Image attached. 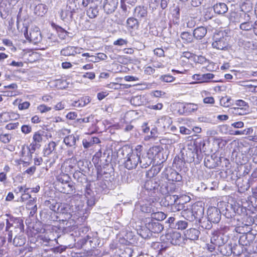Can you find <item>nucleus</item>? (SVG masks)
Returning <instances> with one entry per match:
<instances>
[{
    "label": "nucleus",
    "mask_w": 257,
    "mask_h": 257,
    "mask_svg": "<svg viewBox=\"0 0 257 257\" xmlns=\"http://www.w3.org/2000/svg\"><path fill=\"white\" fill-rule=\"evenodd\" d=\"M142 148L143 147L140 145H138L135 150L128 147L122 148L121 154L123 157L124 164L126 169L131 170L137 167L140 159L139 153L142 151Z\"/></svg>",
    "instance_id": "obj_1"
},
{
    "label": "nucleus",
    "mask_w": 257,
    "mask_h": 257,
    "mask_svg": "<svg viewBox=\"0 0 257 257\" xmlns=\"http://www.w3.org/2000/svg\"><path fill=\"white\" fill-rule=\"evenodd\" d=\"M54 185L56 189L63 193L71 194L74 189L69 176L62 172L56 176Z\"/></svg>",
    "instance_id": "obj_2"
},
{
    "label": "nucleus",
    "mask_w": 257,
    "mask_h": 257,
    "mask_svg": "<svg viewBox=\"0 0 257 257\" xmlns=\"http://www.w3.org/2000/svg\"><path fill=\"white\" fill-rule=\"evenodd\" d=\"M13 221L14 223L15 224L14 226L15 232H19L18 234H15L14 233L13 235L15 237L13 239V244L16 246H21L25 244L26 237L24 235L23 232L24 225L23 221L20 219L16 218L14 220H10V221Z\"/></svg>",
    "instance_id": "obj_3"
},
{
    "label": "nucleus",
    "mask_w": 257,
    "mask_h": 257,
    "mask_svg": "<svg viewBox=\"0 0 257 257\" xmlns=\"http://www.w3.org/2000/svg\"><path fill=\"white\" fill-rule=\"evenodd\" d=\"M227 38L226 34L223 31L215 33L213 37L212 47L220 50H227L228 46Z\"/></svg>",
    "instance_id": "obj_4"
},
{
    "label": "nucleus",
    "mask_w": 257,
    "mask_h": 257,
    "mask_svg": "<svg viewBox=\"0 0 257 257\" xmlns=\"http://www.w3.org/2000/svg\"><path fill=\"white\" fill-rule=\"evenodd\" d=\"M157 149L156 147H153L150 149L147 153L142 154L141 152L139 153L140 157L139 163L142 168H147L151 165L154 157V151L157 152Z\"/></svg>",
    "instance_id": "obj_5"
},
{
    "label": "nucleus",
    "mask_w": 257,
    "mask_h": 257,
    "mask_svg": "<svg viewBox=\"0 0 257 257\" xmlns=\"http://www.w3.org/2000/svg\"><path fill=\"white\" fill-rule=\"evenodd\" d=\"M24 35L28 40L34 44H37L42 40L41 33L39 28L37 27L32 28L29 33L26 28L24 32Z\"/></svg>",
    "instance_id": "obj_6"
},
{
    "label": "nucleus",
    "mask_w": 257,
    "mask_h": 257,
    "mask_svg": "<svg viewBox=\"0 0 257 257\" xmlns=\"http://www.w3.org/2000/svg\"><path fill=\"white\" fill-rule=\"evenodd\" d=\"M145 222L146 227L150 231L155 233L161 232L164 228L161 223L153 219V218H146Z\"/></svg>",
    "instance_id": "obj_7"
},
{
    "label": "nucleus",
    "mask_w": 257,
    "mask_h": 257,
    "mask_svg": "<svg viewBox=\"0 0 257 257\" xmlns=\"http://www.w3.org/2000/svg\"><path fill=\"white\" fill-rule=\"evenodd\" d=\"M221 212L215 207H210L207 210V219L210 222L217 223L221 219Z\"/></svg>",
    "instance_id": "obj_8"
},
{
    "label": "nucleus",
    "mask_w": 257,
    "mask_h": 257,
    "mask_svg": "<svg viewBox=\"0 0 257 257\" xmlns=\"http://www.w3.org/2000/svg\"><path fill=\"white\" fill-rule=\"evenodd\" d=\"M78 3L77 0H68L66 6V15L71 19L73 18L74 13L77 12L78 10Z\"/></svg>",
    "instance_id": "obj_9"
},
{
    "label": "nucleus",
    "mask_w": 257,
    "mask_h": 257,
    "mask_svg": "<svg viewBox=\"0 0 257 257\" xmlns=\"http://www.w3.org/2000/svg\"><path fill=\"white\" fill-rule=\"evenodd\" d=\"M118 0H105L103 5L104 12L107 14L113 13L117 8Z\"/></svg>",
    "instance_id": "obj_10"
},
{
    "label": "nucleus",
    "mask_w": 257,
    "mask_h": 257,
    "mask_svg": "<svg viewBox=\"0 0 257 257\" xmlns=\"http://www.w3.org/2000/svg\"><path fill=\"white\" fill-rule=\"evenodd\" d=\"M254 236L251 233H247L240 236L238 242L242 246H248L253 242Z\"/></svg>",
    "instance_id": "obj_11"
},
{
    "label": "nucleus",
    "mask_w": 257,
    "mask_h": 257,
    "mask_svg": "<svg viewBox=\"0 0 257 257\" xmlns=\"http://www.w3.org/2000/svg\"><path fill=\"white\" fill-rule=\"evenodd\" d=\"M200 233L199 230L197 229L191 228L185 231L184 236L187 239L191 240H195L198 239Z\"/></svg>",
    "instance_id": "obj_12"
},
{
    "label": "nucleus",
    "mask_w": 257,
    "mask_h": 257,
    "mask_svg": "<svg viewBox=\"0 0 257 257\" xmlns=\"http://www.w3.org/2000/svg\"><path fill=\"white\" fill-rule=\"evenodd\" d=\"M210 241H211V243L214 244L217 246V249L222 245L225 242L226 240H224L223 235L214 233L212 234Z\"/></svg>",
    "instance_id": "obj_13"
},
{
    "label": "nucleus",
    "mask_w": 257,
    "mask_h": 257,
    "mask_svg": "<svg viewBox=\"0 0 257 257\" xmlns=\"http://www.w3.org/2000/svg\"><path fill=\"white\" fill-rule=\"evenodd\" d=\"M217 250L220 251L221 254L225 256H229L234 252L232 244L230 243H224Z\"/></svg>",
    "instance_id": "obj_14"
},
{
    "label": "nucleus",
    "mask_w": 257,
    "mask_h": 257,
    "mask_svg": "<svg viewBox=\"0 0 257 257\" xmlns=\"http://www.w3.org/2000/svg\"><path fill=\"white\" fill-rule=\"evenodd\" d=\"M178 197L177 195L168 194L162 200V205L165 207H170L174 203L177 202Z\"/></svg>",
    "instance_id": "obj_15"
},
{
    "label": "nucleus",
    "mask_w": 257,
    "mask_h": 257,
    "mask_svg": "<svg viewBox=\"0 0 257 257\" xmlns=\"http://www.w3.org/2000/svg\"><path fill=\"white\" fill-rule=\"evenodd\" d=\"M45 205L49 207L52 211L55 212L56 210H58L60 213H65V211H62L63 209L65 210V208L62 206H60L54 200H46L45 202Z\"/></svg>",
    "instance_id": "obj_16"
},
{
    "label": "nucleus",
    "mask_w": 257,
    "mask_h": 257,
    "mask_svg": "<svg viewBox=\"0 0 257 257\" xmlns=\"http://www.w3.org/2000/svg\"><path fill=\"white\" fill-rule=\"evenodd\" d=\"M191 209L196 220H200L202 218L204 214V207L197 204H194Z\"/></svg>",
    "instance_id": "obj_17"
},
{
    "label": "nucleus",
    "mask_w": 257,
    "mask_h": 257,
    "mask_svg": "<svg viewBox=\"0 0 257 257\" xmlns=\"http://www.w3.org/2000/svg\"><path fill=\"white\" fill-rule=\"evenodd\" d=\"M206 28L201 26L195 29L193 31V37L197 39H202L207 34Z\"/></svg>",
    "instance_id": "obj_18"
},
{
    "label": "nucleus",
    "mask_w": 257,
    "mask_h": 257,
    "mask_svg": "<svg viewBox=\"0 0 257 257\" xmlns=\"http://www.w3.org/2000/svg\"><path fill=\"white\" fill-rule=\"evenodd\" d=\"M78 140V136L71 135L65 137L63 140V142L68 147H75L76 145V141Z\"/></svg>",
    "instance_id": "obj_19"
},
{
    "label": "nucleus",
    "mask_w": 257,
    "mask_h": 257,
    "mask_svg": "<svg viewBox=\"0 0 257 257\" xmlns=\"http://www.w3.org/2000/svg\"><path fill=\"white\" fill-rule=\"evenodd\" d=\"M236 183L241 191L247 190L249 188L248 180L246 178L243 179V178H239L236 180Z\"/></svg>",
    "instance_id": "obj_20"
},
{
    "label": "nucleus",
    "mask_w": 257,
    "mask_h": 257,
    "mask_svg": "<svg viewBox=\"0 0 257 257\" xmlns=\"http://www.w3.org/2000/svg\"><path fill=\"white\" fill-rule=\"evenodd\" d=\"M167 179L169 181L180 182L182 179V177L177 171L171 170L169 173L167 174Z\"/></svg>",
    "instance_id": "obj_21"
},
{
    "label": "nucleus",
    "mask_w": 257,
    "mask_h": 257,
    "mask_svg": "<svg viewBox=\"0 0 257 257\" xmlns=\"http://www.w3.org/2000/svg\"><path fill=\"white\" fill-rule=\"evenodd\" d=\"M48 11V6L45 4H40L37 5L34 9V13L38 16H43Z\"/></svg>",
    "instance_id": "obj_22"
},
{
    "label": "nucleus",
    "mask_w": 257,
    "mask_h": 257,
    "mask_svg": "<svg viewBox=\"0 0 257 257\" xmlns=\"http://www.w3.org/2000/svg\"><path fill=\"white\" fill-rule=\"evenodd\" d=\"M98 7L93 3H90L88 9L87 10V15L91 19L95 18L98 14Z\"/></svg>",
    "instance_id": "obj_23"
},
{
    "label": "nucleus",
    "mask_w": 257,
    "mask_h": 257,
    "mask_svg": "<svg viewBox=\"0 0 257 257\" xmlns=\"http://www.w3.org/2000/svg\"><path fill=\"white\" fill-rule=\"evenodd\" d=\"M10 10V4L7 0H0V14L3 15H7Z\"/></svg>",
    "instance_id": "obj_24"
},
{
    "label": "nucleus",
    "mask_w": 257,
    "mask_h": 257,
    "mask_svg": "<svg viewBox=\"0 0 257 257\" xmlns=\"http://www.w3.org/2000/svg\"><path fill=\"white\" fill-rule=\"evenodd\" d=\"M147 13V9L144 7H137L135 9V16L140 19H145Z\"/></svg>",
    "instance_id": "obj_25"
},
{
    "label": "nucleus",
    "mask_w": 257,
    "mask_h": 257,
    "mask_svg": "<svg viewBox=\"0 0 257 257\" xmlns=\"http://www.w3.org/2000/svg\"><path fill=\"white\" fill-rule=\"evenodd\" d=\"M170 242L173 245H180L182 242L181 233L178 232H173L170 235Z\"/></svg>",
    "instance_id": "obj_26"
},
{
    "label": "nucleus",
    "mask_w": 257,
    "mask_h": 257,
    "mask_svg": "<svg viewBox=\"0 0 257 257\" xmlns=\"http://www.w3.org/2000/svg\"><path fill=\"white\" fill-rule=\"evenodd\" d=\"M213 9L215 13L218 14H224L228 11V8L226 5L223 3L216 4L213 6Z\"/></svg>",
    "instance_id": "obj_27"
},
{
    "label": "nucleus",
    "mask_w": 257,
    "mask_h": 257,
    "mask_svg": "<svg viewBox=\"0 0 257 257\" xmlns=\"http://www.w3.org/2000/svg\"><path fill=\"white\" fill-rule=\"evenodd\" d=\"M248 111V110L245 107H234L228 109L229 113L239 115H244Z\"/></svg>",
    "instance_id": "obj_28"
},
{
    "label": "nucleus",
    "mask_w": 257,
    "mask_h": 257,
    "mask_svg": "<svg viewBox=\"0 0 257 257\" xmlns=\"http://www.w3.org/2000/svg\"><path fill=\"white\" fill-rule=\"evenodd\" d=\"M75 49V48L74 46H67L61 50L60 54L65 56H74L76 55Z\"/></svg>",
    "instance_id": "obj_29"
},
{
    "label": "nucleus",
    "mask_w": 257,
    "mask_h": 257,
    "mask_svg": "<svg viewBox=\"0 0 257 257\" xmlns=\"http://www.w3.org/2000/svg\"><path fill=\"white\" fill-rule=\"evenodd\" d=\"M224 211V215L226 218L228 219L232 218L236 214L235 209L231 204L227 205Z\"/></svg>",
    "instance_id": "obj_30"
},
{
    "label": "nucleus",
    "mask_w": 257,
    "mask_h": 257,
    "mask_svg": "<svg viewBox=\"0 0 257 257\" xmlns=\"http://www.w3.org/2000/svg\"><path fill=\"white\" fill-rule=\"evenodd\" d=\"M240 9L242 13L249 14L252 10V4L250 1H246L240 5Z\"/></svg>",
    "instance_id": "obj_31"
},
{
    "label": "nucleus",
    "mask_w": 257,
    "mask_h": 257,
    "mask_svg": "<svg viewBox=\"0 0 257 257\" xmlns=\"http://www.w3.org/2000/svg\"><path fill=\"white\" fill-rule=\"evenodd\" d=\"M181 214L185 219L189 221H193L196 220L192 209H185L181 212Z\"/></svg>",
    "instance_id": "obj_32"
},
{
    "label": "nucleus",
    "mask_w": 257,
    "mask_h": 257,
    "mask_svg": "<svg viewBox=\"0 0 257 257\" xmlns=\"http://www.w3.org/2000/svg\"><path fill=\"white\" fill-rule=\"evenodd\" d=\"M73 178L78 183H83L86 180L85 175L79 171H76L73 175Z\"/></svg>",
    "instance_id": "obj_33"
},
{
    "label": "nucleus",
    "mask_w": 257,
    "mask_h": 257,
    "mask_svg": "<svg viewBox=\"0 0 257 257\" xmlns=\"http://www.w3.org/2000/svg\"><path fill=\"white\" fill-rule=\"evenodd\" d=\"M167 217V215L163 212L158 211L156 212H152L151 217L155 220L158 221L164 220Z\"/></svg>",
    "instance_id": "obj_34"
},
{
    "label": "nucleus",
    "mask_w": 257,
    "mask_h": 257,
    "mask_svg": "<svg viewBox=\"0 0 257 257\" xmlns=\"http://www.w3.org/2000/svg\"><path fill=\"white\" fill-rule=\"evenodd\" d=\"M6 231H7L8 233V237L7 239L8 242H11L12 240V237L14 234V231L13 230H10L11 227H13V224L11 223L10 221L8 219H6Z\"/></svg>",
    "instance_id": "obj_35"
},
{
    "label": "nucleus",
    "mask_w": 257,
    "mask_h": 257,
    "mask_svg": "<svg viewBox=\"0 0 257 257\" xmlns=\"http://www.w3.org/2000/svg\"><path fill=\"white\" fill-rule=\"evenodd\" d=\"M160 192L164 195L169 194L171 193L170 183H162L160 187Z\"/></svg>",
    "instance_id": "obj_36"
},
{
    "label": "nucleus",
    "mask_w": 257,
    "mask_h": 257,
    "mask_svg": "<svg viewBox=\"0 0 257 257\" xmlns=\"http://www.w3.org/2000/svg\"><path fill=\"white\" fill-rule=\"evenodd\" d=\"M56 147V144L54 142H50L44 150L45 156H48L51 154L55 150Z\"/></svg>",
    "instance_id": "obj_37"
},
{
    "label": "nucleus",
    "mask_w": 257,
    "mask_h": 257,
    "mask_svg": "<svg viewBox=\"0 0 257 257\" xmlns=\"http://www.w3.org/2000/svg\"><path fill=\"white\" fill-rule=\"evenodd\" d=\"M159 186V185L156 182L152 180L147 181L145 184V188L148 190L151 191L158 188Z\"/></svg>",
    "instance_id": "obj_38"
},
{
    "label": "nucleus",
    "mask_w": 257,
    "mask_h": 257,
    "mask_svg": "<svg viewBox=\"0 0 257 257\" xmlns=\"http://www.w3.org/2000/svg\"><path fill=\"white\" fill-rule=\"evenodd\" d=\"M40 147V145L36 143L34 141H33L31 144L30 145L29 147H28V150H29V153L30 154V155L29 156V158L30 159H32V154L34 153L35 150L39 148Z\"/></svg>",
    "instance_id": "obj_39"
},
{
    "label": "nucleus",
    "mask_w": 257,
    "mask_h": 257,
    "mask_svg": "<svg viewBox=\"0 0 257 257\" xmlns=\"http://www.w3.org/2000/svg\"><path fill=\"white\" fill-rule=\"evenodd\" d=\"M127 26L131 29L137 28L139 26L138 20L134 18H130L126 21Z\"/></svg>",
    "instance_id": "obj_40"
},
{
    "label": "nucleus",
    "mask_w": 257,
    "mask_h": 257,
    "mask_svg": "<svg viewBox=\"0 0 257 257\" xmlns=\"http://www.w3.org/2000/svg\"><path fill=\"white\" fill-rule=\"evenodd\" d=\"M181 37L182 40L186 43H191L193 42V37L191 33L187 32H184L181 33Z\"/></svg>",
    "instance_id": "obj_41"
},
{
    "label": "nucleus",
    "mask_w": 257,
    "mask_h": 257,
    "mask_svg": "<svg viewBox=\"0 0 257 257\" xmlns=\"http://www.w3.org/2000/svg\"><path fill=\"white\" fill-rule=\"evenodd\" d=\"M240 19L238 21V22L240 23H242L244 22H251L250 21V16L249 14L241 13L239 14Z\"/></svg>",
    "instance_id": "obj_42"
},
{
    "label": "nucleus",
    "mask_w": 257,
    "mask_h": 257,
    "mask_svg": "<svg viewBox=\"0 0 257 257\" xmlns=\"http://www.w3.org/2000/svg\"><path fill=\"white\" fill-rule=\"evenodd\" d=\"M253 27L252 22H244L240 23V29L244 31H249Z\"/></svg>",
    "instance_id": "obj_43"
},
{
    "label": "nucleus",
    "mask_w": 257,
    "mask_h": 257,
    "mask_svg": "<svg viewBox=\"0 0 257 257\" xmlns=\"http://www.w3.org/2000/svg\"><path fill=\"white\" fill-rule=\"evenodd\" d=\"M197 76H200V78L198 79L202 80L204 82H207L208 80L213 79L214 77V75L212 73H206L202 75H196Z\"/></svg>",
    "instance_id": "obj_44"
},
{
    "label": "nucleus",
    "mask_w": 257,
    "mask_h": 257,
    "mask_svg": "<svg viewBox=\"0 0 257 257\" xmlns=\"http://www.w3.org/2000/svg\"><path fill=\"white\" fill-rule=\"evenodd\" d=\"M57 32L58 34V37L61 40H64L67 37L68 32L65 31L64 29L62 28L61 27H59L57 29Z\"/></svg>",
    "instance_id": "obj_45"
},
{
    "label": "nucleus",
    "mask_w": 257,
    "mask_h": 257,
    "mask_svg": "<svg viewBox=\"0 0 257 257\" xmlns=\"http://www.w3.org/2000/svg\"><path fill=\"white\" fill-rule=\"evenodd\" d=\"M199 221L202 227L206 229H210L212 227L211 223L212 222H210L208 219L207 220H205V219L203 220L202 219H200Z\"/></svg>",
    "instance_id": "obj_46"
},
{
    "label": "nucleus",
    "mask_w": 257,
    "mask_h": 257,
    "mask_svg": "<svg viewBox=\"0 0 257 257\" xmlns=\"http://www.w3.org/2000/svg\"><path fill=\"white\" fill-rule=\"evenodd\" d=\"M187 226L188 223L186 221H178L175 224V228L178 229H184L187 227Z\"/></svg>",
    "instance_id": "obj_47"
},
{
    "label": "nucleus",
    "mask_w": 257,
    "mask_h": 257,
    "mask_svg": "<svg viewBox=\"0 0 257 257\" xmlns=\"http://www.w3.org/2000/svg\"><path fill=\"white\" fill-rule=\"evenodd\" d=\"M55 85L58 89H63L67 86L66 82L65 80L57 79L55 81Z\"/></svg>",
    "instance_id": "obj_48"
},
{
    "label": "nucleus",
    "mask_w": 257,
    "mask_h": 257,
    "mask_svg": "<svg viewBox=\"0 0 257 257\" xmlns=\"http://www.w3.org/2000/svg\"><path fill=\"white\" fill-rule=\"evenodd\" d=\"M183 207V206L182 204L177 203V202H176L173 204L171 206H170V209L171 212H176L177 211L181 210L182 209Z\"/></svg>",
    "instance_id": "obj_49"
},
{
    "label": "nucleus",
    "mask_w": 257,
    "mask_h": 257,
    "mask_svg": "<svg viewBox=\"0 0 257 257\" xmlns=\"http://www.w3.org/2000/svg\"><path fill=\"white\" fill-rule=\"evenodd\" d=\"M231 98L227 96L222 97L220 99V103L224 107H228L231 104Z\"/></svg>",
    "instance_id": "obj_50"
},
{
    "label": "nucleus",
    "mask_w": 257,
    "mask_h": 257,
    "mask_svg": "<svg viewBox=\"0 0 257 257\" xmlns=\"http://www.w3.org/2000/svg\"><path fill=\"white\" fill-rule=\"evenodd\" d=\"M12 139V137L10 135L6 134H1L0 135V141L4 144L9 143Z\"/></svg>",
    "instance_id": "obj_51"
},
{
    "label": "nucleus",
    "mask_w": 257,
    "mask_h": 257,
    "mask_svg": "<svg viewBox=\"0 0 257 257\" xmlns=\"http://www.w3.org/2000/svg\"><path fill=\"white\" fill-rule=\"evenodd\" d=\"M175 77L170 75H164L161 76L160 79L165 82H171L175 80Z\"/></svg>",
    "instance_id": "obj_52"
},
{
    "label": "nucleus",
    "mask_w": 257,
    "mask_h": 257,
    "mask_svg": "<svg viewBox=\"0 0 257 257\" xmlns=\"http://www.w3.org/2000/svg\"><path fill=\"white\" fill-rule=\"evenodd\" d=\"M29 188H25L24 190V193L21 195V200L25 201L27 200L31 199V196L29 194L28 190Z\"/></svg>",
    "instance_id": "obj_53"
},
{
    "label": "nucleus",
    "mask_w": 257,
    "mask_h": 257,
    "mask_svg": "<svg viewBox=\"0 0 257 257\" xmlns=\"http://www.w3.org/2000/svg\"><path fill=\"white\" fill-rule=\"evenodd\" d=\"M97 57H94V59H91L89 61L95 62L98 61V60H105L107 58L106 55L102 53H97Z\"/></svg>",
    "instance_id": "obj_54"
},
{
    "label": "nucleus",
    "mask_w": 257,
    "mask_h": 257,
    "mask_svg": "<svg viewBox=\"0 0 257 257\" xmlns=\"http://www.w3.org/2000/svg\"><path fill=\"white\" fill-rule=\"evenodd\" d=\"M141 210L144 213H152L153 212V210L150 204H144L141 205Z\"/></svg>",
    "instance_id": "obj_55"
},
{
    "label": "nucleus",
    "mask_w": 257,
    "mask_h": 257,
    "mask_svg": "<svg viewBox=\"0 0 257 257\" xmlns=\"http://www.w3.org/2000/svg\"><path fill=\"white\" fill-rule=\"evenodd\" d=\"M235 104L239 107H245L248 110L249 105L247 102L241 99H238L236 101Z\"/></svg>",
    "instance_id": "obj_56"
},
{
    "label": "nucleus",
    "mask_w": 257,
    "mask_h": 257,
    "mask_svg": "<svg viewBox=\"0 0 257 257\" xmlns=\"http://www.w3.org/2000/svg\"><path fill=\"white\" fill-rule=\"evenodd\" d=\"M131 102L132 104L136 106H139L141 105L142 101L141 100V96H136L133 97L131 100Z\"/></svg>",
    "instance_id": "obj_57"
},
{
    "label": "nucleus",
    "mask_w": 257,
    "mask_h": 257,
    "mask_svg": "<svg viewBox=\"0 0 257 257\" xmlns=\"http://www.w3.org/2000/svg\"><path fill=\"white\" fill-rule=\"evenodd\" d=\"M184 108L189 111H194L198 108L197 105L194 103H187L185 104Z\"/></svg>",
    "instance_id": "obj_58"
},
{
    "label": "nucleus",
    "mask_w": 257,
    "mask_h": 257,
    "mask_svg": "<svg viewBox=\"0 0 257 257\" xmlns=\"http://www.w3.org/2000/svg\"><path fill=\"white\" fill-rule=\"evenodd\" d=\"M33 141L39 144L42 141V136L39 132H36L33 135Z\"/></svg>",
    "instance_id": "obj_59"
},
{
    "label": "nucleus",
    "mask_w": 257,
    "mask_h": 257,
    "mask_svg": "<svg viewBox=\"0 0 257 257\" xmlns=\"http://www.w3.org/2000/svg\"><path fill=\"white\" fill-rule=\"evenodd\" d=\"M51 108L44 104L40 105L38 107V110L41 113L46 112L50 111Z\"/></svg>",
    "instance_id": "obj_60"
},
{
    "label": "nucleus",
    "mask_w": 257,
    "mask_h": 257,
    "mask_svg": "<svg viewBox=\"0 0 257 257\" xmlns=\"http://www.w3.org/2000/svg\"><path fill=\"white\" fill-rule=\"evenodd\" d=\"M161 167L160 166H156L151 168L150 172L153 176L157 175L161 171Z\"/></svg>",
    "instance_id": "obj_61"
},
{
    "label": "nucleus",
    "mask_w": 257,
    "mask_h": 257,
    "mask_svg": "<svg viewBox=\"0 0 257 257\" xmlns=\"http://www.w3.org/2000/svg\"><path fill=\"white\" fill-rule=\"evenodd\" d=\"M19 125V123L18 122L10 123L7 124V125L6 126V128L9 130H15V129L18 128Z\"/></svg>",
    "instance_id": "obj_62"
},
{
    "label": "nucleus",
    "mask_w": 257,
    "mask_h": 257,
    "mask_svg": "<svg viewBox=\"0 0 257 257\" xmlns=\"http://www.w3.org/2000/svg\"><path fill=\"white\" fill-rule=\"evenodd\" d=\"M21 131L23 133L27 134L31 132L32 127L28 125H23L21 127Z\"/></svg>",
    "instance_id": "obj_63"
},
{
    "label": "nucleus",
    "mask_w": 257,
    "mask_h": 257,
    "mask_svg": "<svg viewBox=\"0 0 257 257\" xmlns=\"http://www.w3.org/2000/svg\"><path fill=\"white\" fill-rule=\"evenodd\" d=\"M154 54L159 56L162 57L164 56V51L162 48H158L154 50Z\"/></svg>",
    "instance_id": "obj_64"
}]
</instances>
